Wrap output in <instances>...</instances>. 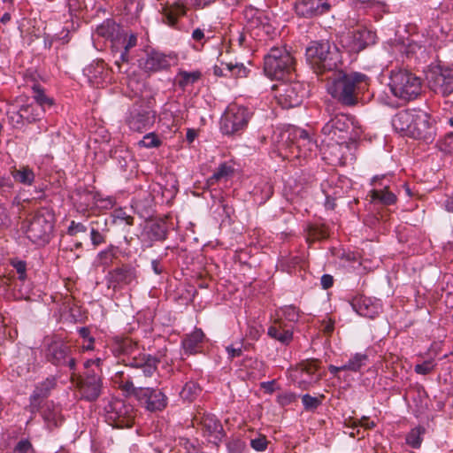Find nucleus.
<instances>
[{"mask_svg":"<svg viewBox=\"0 0 453 453\" xmlns=\"http://www.w3.org/2000/svg\"><path fill=\"white\" fill-rule=\"evenodd\" d=\"M176 60L174 53L165 54L159 51L152 50L147 54L145 59L140 61V65L146 72H157L165 69L171 65L172 61Z\"/></svg>","mask_w":453,"mask_h":453,"instance_id":"obj_21","label":"nucleus"},{"mask_svg":"<svg viewBox=\"0 0 453 453\" xmlns=\"http://www.w3.org/2000/svg\"><path fill=\"white\" fill-rule=\"evenodd\" d=\"M35 90V102H33L35 104H40L42 106V109H43V111H45L46 107H51L53 104V101L51 98H49L46 96L42 90L36 88L34 87Z\"/></svg>","mask_w":453,"mask_h":453,"instance_id":"obj_45","label":"nucleus"},{"mask_svg":"<svg viewBox=\"0 0 453 453\" xmlns=\"http://www.w3.org/2000/svg\"><path fill=\"white\" fill-rule=\"evenodd\" d=\"M117 248L113 245H110L107 249L100 251L97 254L96 260L98 265L103 266L104 268L109 267L117 258Z\"/></svg>","mask_w":453,"mask_h":453,"instance_id":"obj_35","label":"nucleus"},{"mask_svg":"<svg viewBox=\"0 0 453 453\" xmlns=\"http://www.w3.org/2000/svg\"><path fill=\"white\" fill-rule=\"evenodd\" d=\"M45 357L52 365L65 367L75 375L76 357L72 347L59 338H50L46 341Z\"/></svg>","mask_w":453,"mask_h":453,"instance_id":"obj_6","label":"nucleus"},{"mask_svg":"<svg viewBox=\"0 0 453 453\" xmlns=\"http://www.w3.org/2000/svg\"><path fill=\"white\" fill-rule=\"evenodd\" d=\"M389 178L387 175L374 176L371 184L373 188L370 191L372 201L383 205H391L396 202V196L390 190Z\"/></svg>","mask_w":453,"mask_h":453,"instance_id":"obj_17","label":"nucleus"},{"mask_svg":"<svg viewBox=\"0 0 453 453\" xmlns=\"http://www.w3.org/2000/svg\"><path fill=\"white\" fill-rule=\"evenodd\" d=\"M156 113L148 103L138 101L129 109L126 123L129 128L136 132H143L155 123Z\"/></svg>","mask_w":453,"mask_h":453,"instance_id":"obj_12","label":"nucleus"},{"mask_svg":"<svg viewBox=\"0 0 453 453\" xmlns=\"http://www.w3.org/2000/svg\"><path fill=\"white\" fill-rule=\"evenodd\" d=\"M261 192H262V197H261L260 203H265L273 195V188L267 182L263 183V188H262Z\"/></svg>","mask_w":453,"mask_h":453,"instance_id":"obj_57","label":"nucleus"},{"mask_svg":"<svg viewBox=\"0 0 453 453\" xmlns=\"http://www.w3.org/2000/svg\"><path fill=\"white\" fill-rule=\"evenodd\" d=\"M268 335L282 344H288L293 339L292 327H288L281 319H278L275 325L268 328Z\"/></svg>","mask_w":453,"mask_h":453,"instance_id":"obj_26","label":"nucleus"},{"mask_svg":"<svg viewBox=\"0 0 453 453\" xmlns=\"http://www.w3.org/2000/svg\"><path fill=\"white\" fill-rule=\"evenodd\" d=\"M349 127L348 118L343 115H335L328 120L322 128L324 135L327 136L331 141L339 142L344 139L343 134L347 133Z\"/></svg>","mask_w":453,"mask_h":453,"instance_id":"obj_22","label":"nucleus"},{"mask_svg":"<svg viewBox=\"0 0 453 453\" xmlns=\"http://www.w3.org/2000/svg\"><path fill=\"white\" fill-rule=\"evenodd\" d=\"M351 306L357 314L363 317L373 318L376 313L375 308L371 304V301L366 298H355L351 303Z\"/></svg>","mask_w":453,"mask_h":453,"instance_id":"obj_33","label":"nucleus"},{"mask_svg":"<svg viewBox=\"0 0 453 453\" xmlns=\"http://www.w3.org/2000/svg\"><path fill=\"white\" fill-rule=\"evenodd\" d=\"M186 14V7L180 3L165 6L162 10V21L171 27L176 28L179 18Z\"/></svg>","mask_w":453,"mask_h":453,"instance_id":"obj_27","label":"nucleus"},{"mask_svg":"<svg viewBox=\"0 0 453 453\" xmlns=\"http://www.w3.org/2000/svg\"><path fill=\"white\" fill-rule=\"evenodd\" d=\"M113 222L115 224H122L124 223L127 226H132L134 224V218L128 215L125 210L119 208L113 211L112 213Z\"/></svg>","mask_w":453,"mask_h":453,"instance_id":"obj_44","label":"nucleus"},{"mask_svg":"<svg viewBox=\"0 0 453 453\" xmlns=\"http://www.w3.org/2000/svg\"><path fill=\"white\" fill-rule=\"evenodd\" d=\"M306 61L316 73H323L337 68L342 56L336 45L328 41H312L306 48Z\"/></svg>","mask_w":453,"mask_h":453,"instance_id":"obj_2","label":"nucleus"},{"mask_svg":"<svg viewBox=\"0 0 453 453\" xmlns=\"http://www.w3.org/2000/svg\"><path fill=\"white\" fill-rule=\"evenodd\" d=\"M376 35L364 25L344 34L340 38V44L349 53H358L367 46L375 43Z\"/></svg>","mask_w":453,"mask_h":453,"instance_id":"obj_13","label":"nucleus"},{"mask_svg":"<svg viewBox=\"0 0 453 453\" xmlns=\"http://www.w3.org/2000/svg\"><path fill=\"white\" fill-rule=\"evenodd\" d=\"M78 388L81 398L88 402L96 401L102 391L101 376L94 372L88 373L84 379H80Z\"/></svg>","mask_w":453,"mask_h":453,"instance_id":"obj_19","label":"nucleus"},{"mask_svg":"<svg viewBox=\"0 0 453 453\" xmlns=\"http://www.w3.org/2000/svg\"><path fill=\"white\" fill-rule=\"evenodd\" d=\"M280 315L279 316V319H284L285 320L288 322H296L299 319V311L298 309L294 305H288L284 306L280 309Z\"/></svg>","mask_w":453,"mask_h":453,"instance_id":"obj_40","label":"nucleus"},{"mask_svg":"<svg viewBox=\"0 0 453 453\" xmlns=\"http://www.w3.org/2000/svg\"><path fill=\"white\" fill-rule=\"evenodd\" d=\"M150 235L155 241H162L166 238V229L164 225L155 223L150 226Z\"/></svg>","mask_w":453,"mask_h":453,"instance_id":"obj_48","label":"nucleus"},{"mask_svg":"<svg viewBox=\"0 0 453 453\" xmlns=\"http://www.w3.org/2000/svg\"><path fill=\"white\" fill-rule=\"evenodd\" d=\"M267 440L265 436H259L257 438L252 439L250 441L251 447L257 451H264L267 448Z\"/></svg>","mask_w":453,"mask_h":453,"instance_id":"obj_54","label":"nucleus"},{"mask_svg":"<svg viewBox=\"0 0 453 453\" xmlns=\"http://www.w3.org/2000/svg\"><path fill=\"white\" fill-rule=\"evenodd\" d=\"M302 403L305 410L312 411L318 408V406L321 403V401L318 397H314L306 394L303 395Z\"/></svg>","mask_w":453,"mask_h":453,"instance_id":"obj_50","label":"nucleus"},{"mask_svg":"<svg viewBox=\"0 0 453 453\" xmlns=\"http://www.w3.org/2000/svg\"><path fill=\"white\" fill-rule=\"evenodd\" d=\"M151 267L156 274H161L163 273V266L159 259H154L151 261Z\"/></svg>","mask_w":453,"mask_h":453,"instance_id":"obj_63","label":"nucleus"},{"mask_svg":"<svg viewBox=\"0 0 453 453\" xmlns=\"http://www.w3.org/2000/svg\"><path fill=\"white\" fill-rule=\"evenodd\" d=\"M436 364L433 359H428L424 361L421 364H418L414 367V371L418 374H428L430 373L435 367Z\"/></svg>","mask_w":453,"mask_h":453,"instance_id":"obj_49","label":"nucleus"},{"mask_svg":"<svg viewBox=\"0 0 453 453\" xmlns=\"http://www.w3.org/2000/svg\"><path fill=\"white\" fill-rule=\"evenodd\" d=\"M204 334L201 329H196L192 334L187 335L182 342V346L187 354L196 353Z\"/></svg>","mask_w":453,"mask_h":453,"instance_id":"obj_32","label":"nucleus"},{"mask_svg":"<svg viewBox=\"0 0 453 453\" xmlns=\"http://www.w3.org/2000/svg\"><path fill=\"white\" fill-rule=\"evenodd\" d=\"M282 135L283 137L287 136V140L290 141L293 145H296L304 156H307L308 152H312L317 148L316 142L304 129L294 127L287 130Z\"/></svg>","mask_w":453,"mask_h":453,"instance_id":"obj_20","label":"nucleus"},{"mask_svg":"<svg viewBox=\"0 0 453 453\" xmlns=\"http://www.w3.org/2000/svg\"><path fill=\"white\" fill-rule=\"evenodd\" d=\"M33 446L28 440H21L14 447L13 453H30Z\"/></svg>","mask_w":453,"mask_h":453,"instance_id":"obj_53","label":"nucleus"},{"mask_svg":"<svg viewBox=\"0 0 453 453\" xmlns=\"http://www.w3.org/2000/svg\"><path fill=\"white\" fill-rule=\"evenodd\" d=\"M192 426L201 430L203 435L216 445L225 436L222 424L211 413L198 411L192 419Z\"/></svg>","mask_w":453,"mask_h":453,"instance_id":"obj_15","label":"nucleus"},{"mask_svg":"<svg viewBox=\"0 0 453 453\" xmlns=\"http://www.w3.org/2000/svg\"><path fill=\"white\" fill-rule=\"evenodd\" d=\"M436 129L430 116L426 111L418 110L409 137L429 143L434 141Z\"/></svg>","mask_w":453,"mask_h":453,"instance_id":"obj_16","label":"nucleus"},{"mask_svg":"<svg viewBox=\"0 0 453 453\" xmlns=\"http://www.w3.org/2000/svg\"><path fill=\"white\" fill-rule=\"evenodd\" d=\"M87 231V226L80 222H75L74 220H72L68 228H67V234L71 236H74L78 234L79 233H84Z\"/></svg>","mask_w":453,"mask_h":453,"instance_id":"obj_52","label":"nucleus"},{"mask_svg":"<svg viewBox=\"0 0 453 453\" xmlns=\"http://www.w3.org/2000/svg\"><path fill=\"white\" fill-rule=\"evenodd\" d=\"M417 112L418 110L416 109H408L398 111L393 117L391 121L393 128L403 135L409 137Z\"/></svg>","mask_w":453,"mask_h":453,"instance_id":"obj_24","label":"nucleus"},{"mask_svg":"<svg viewBox=\"0 0 453 453\" xmlns=\"http://www.w3.org/2000/svg\"><path fill=\"white\" fill-rule=\"evenodd\" d=\"M398 50L402 54L406 55L407 58L416 56L418 53L422 55L425 52V48L422 45L411 40L399 44Z\"/></svg>","mask_w":453,"mask_h":453,"instance_id":"obj_36","label":"nucleus"},{"mask_svg":"<svg viewBox=\"0 0 453 453\" xmlns=\"http://www.w3.org/2000/svg\"><path fill=\"white\" fill-rule=\"evenodd\" d=\"M252 112L244 106L229 105L220 120V129L223 134H237L248 126Z\"/></svg>","mask_w":453,"mask_h":453,"instance_id":"obj_9","label":"nucleus"},{"mask_svg":"<svg viewBox=\"0 0 453 453\" xmlns=\"http://www.w3.org/2000/svg\"><path fill=\"white\" fill-rule=\"evenodd\" d=\"M368 357L365 354L356 353L351 357L349 361L342 365L346 371L358 372L363 366L366 365Z\"/></svg>","mask_w":453,"mask_h":453,"instance_id":"obj_37","label":"nucleus"},{"mask_svg":"<svg viewBox=\"0 0 453 453\" xmlns=\"http://www.w3.org/2000/svg\"><path fill=\"white\" fill-rule=\"evenodd\" d=\"M213 73L216 76L221 77V76H227L228 73L226 70V65L221 64V66L215 65L213 67Z\"/></svg>","mask_w":453,"mask_h":453,"instance_id":"obj_61","label":"nucleus"},{"mask_svg":"<svg viewBox=\"0 0 453 453\" xmlns=\"http://www.w3.org/2000/svg\"><path fill=\"white\" fill-rule=\"evenodd\" d=\"M226 351L230 359L240 357L242 354V346L234 347L233 345L226 347Z\"/></svg>","mask_w":453,"mask_h":453,"instance_id":"obj_56","label":"nucleus"},{"mask_svg":"<svg viewBox=\"0 0 453 453\" xmlns=\"http://www.w3.org/2000/svg\"><path fill=\"white\" fill-rule=\"evenodd\" d=\"M200 78L199 72L188 73L182 71L179 73V85L180 87L185 88L188 85L195 83Z\"/></svg>","mask_w":453,"mask_h":453,"instance_id":"obj_41","label":"nucleus"},{"mask_svg":"<svg viewBox=\"0 0 453 453\" xmlns=\"http://www.w3.org/2000/svg\"><path fill=\"white\" fill-rule=\"evenodd\" d=\"M222 65H226V70L229 73L230 76L234 77H244L247 74V69L243 65V64L240 63H222Z\"/></svg>","mask_w":453,"mask_h":453,"instance_id":"obj_43","label":"nucleus"},{"mask_svg":"<svg viewBox=\"0 0 453 453\" xmlns=\"http://www.w3.org/2000/svg\"><path fill=\"white\" fill-rule=\"evenodd\" d=\"M125 393L134 395L150 411L164 410L167 405V396L161 390L150 387L134 386L127 382Z\"/></svg>","mask_w":453,"mask_h":453,"instance_id":"obj_8","label":"nucleus"},{"mask_svg":"<svg viewBox=\"0 0 453 453\" xmlns=\"http://www.w3.org/2000/svg\"><path fill=\"white\" fill-rule=\"evenodd\" d=\"M358 424L365 429H370L374 426V422L371 421L367 417H363L360 420H358Z\"/></svg>","mask_w":453,"mask_h":453,"instance_id":"obj_62","label":"nucleus"},{"mask_svg":"<svg viewBox=\"0 0 453 453\" xmlns=\"http://www.w3.org/2000/svg\"><path fill=\"white\" fill-rule=\"evenodd\" d=\"M175 453H198V451L188 441H185L184 445H180Z\"/></svg>","mask_w":453,"mask_h":453,"instance_id":"obj_58","label":"nucleus"},{"mask_svg":"<svg viewBox=\"0 0 453 453\" xmlns=\"http://www.w3.org/2000/svg\"><path fill=\"white\" fill-rule=\"evenodd\" d=\"M14 267L19 274V280L21 281L25 280L27 274H26V264L22 261H19L14 265Z\"/></svg>","mask_w":453,"mask_h":453,"instance_id":"obj_59","label":"nucleus"},{"mask_svg":"<svg viewBox=\"0 0 453 453\" xmlns=\"http://www.w3.org/2000/svg\"><path fill=\"white\" fill-rule=\"evenodd\" d=\"M427 85L436 94L447 96L453 93V65H430L426 72Z\"/></svg>","mask_w":453,"mask_h":453,"instance_id":"obj_10","label":"nucleus"},{"mask_svg":"<svg viewBox=\"0 0 453 453\" xmlns=\"http://www.w3.org/2000/svg\"><path fill=\"white\" fill-rule=\"evenodd\" d=\"M319 367V361L318 359H308L298 365V369L309 375L314 374L318 371Z\"/></svg>","mask_w":453,"mask_h":453,"instance_id":"obj_46","label":"nucleus"},{"mask_svg":"<svg viewBox=\"0 0 453 453\" xmlns=\"http://www.w3.org/2000/svg\"><path fill=\"white\" fill-rule=\"evenodd\" d=\"M134 407L120 399H114L105 406L106 422L116 428H128L134 424Z\"/></svg>","mask_w":453,"mask_h":453,"instance_id":"obj_11","label":"nucleus"},{"mask_svg":"<svg viewBox=\"0 0 453 453\" xmlns=\"http://www.w3.org/2000/svg\"><path fill=\"white\" fill-rule=\"evenodd\" d=\"M27 237L35 243L48 242L53 230V223L50 214L38 212L27 222L23 223Z\"/></svg>","mask_w":453,"mask_h":453,"instance_id":"obj_14","label":"nucleus"},{"mask_svg":"<svg viewBox=\"0 0 453 453\" xmlns=\"http://www.w3.org/2000/svg\"><path fill=\"white\" fill-rule=\"evenodd\" d=\"M294 65V58L285 48L273 47L264 58V72L272 80L282 81L292 78Z\"/></svg>","mask_w":453,"mask_h":453,"instance_id":"obj_4","label":"nucleus"},{"mask_svg":"<svg viewBox=\"0 0 453 453\" xmlns=\"http://www.w3.org/2000/svg\"><path fill=\"white\" fill-rule=\"evenodd\" d=\"M43 109L40 104L34 103L22 105L19 110V118L27 122H34L40 119L43 114Z\"/></svg>","mask_w":453,"mask_h":453,"instance_id":"obj_31","label":"nucleus"},{"mask_svg":"<svg viewBox=\"0 0 453 453\" xmlns=\"http://www.w3.org/2000/svg\"><path fill=\"white\" fill-rule=\"evenodd\" d=\"M137 43V36L135 34L127 33L124 30L120 34H117L113 44L111 45L113 52H124L129 54V50L134 48Z\"/></svg>","mask_w":453,"mask_h":453,"instance_id":"obj_28","label":"nucleus"},{"mask_svg":"<svg viewBox=\"0 0 453 453\" xmlns=\"http://www.w3.org/2000/svg\"><path fill=\"white\" fill-rule=\"evenodd\" d=\"M11 174L15 182L23 186L30 187L35 180V174L32 168L28 165H19L11 170Z\"/></svg>","mask_w":453,"mask_h":453,"instance_id":"obj_29","label":"nucleus"},{"mask_svg":"<svg viewBox=\"0 0 453 453\" xmlns=\"http://www.w3.org/2000/svg\"><path fill=\"white\" fill-rule=\"evenodd\" d=\"M204 37V33L202 29L196 28L192 33V38L195 41H201Z\"/></svg>","mask_w":453,"mask_h":453,"instance_id":"obj_64","label":"nucleus"},{"mask_svg":"<svg viewBox=\"0 0 453 453\" xmlns=\"http://www.w3.org/2000/svg\"><path fill=\"white\" fill-rule=\"evenodd\" d=\"M87 71L88 75L92 74L94 78H96L97 74H103L104 73V63L103 61L97 62L95 66L91 65ZM105 74L108 75L107 71H105Z\"/></svg>","mask_w":453,"mask_h":453,"instance_id":"obj_55","label":"nucleus"},{"mask_svg":"<svg viewBox=\"0 0 453 453\" xmlns=\"http://www.w3.org/2000/svg\"><path fill=\"white\" fill-rule=\"evenodd\" d=\"M122 30L113 20L106 19L96 27V34L100 37L110 40L113 44L117 34H120Z\"/></svg>","mask_w":453,"mask_h":453,"instance_id":"obj_30","label":"nucleus"},{"mask_svg":"<svg viewBox=\"0 0 453 453\" xmlns=\"http://www.w3.org/2000/svg\"><path fill=\"white\" fill-rule=\"evenodd\" d=\"M115 59V66L119 73H127L128 71V63L130 61L129 54H126L124 52H114Z\"/></svg>","mask_w":453,"mask_h":453,"instance_id":"obj_42","label":"nucleus"},{"mask_svg":"<svg viewBox=\"0 0 453 453\" xmlns=\"http://www.w3.org/2000/svg\"><path fill=\"white\" fill-rule=\"evenodd\" d=\"M90 240L94 247H97L105 242V235L100 233L93 226L90 227Z\"/></svg>","mask_w":453,"mask_h":453,"instance_id":"obj_51","label":"nucleus"},{"mask_svg":"<svg viewBox=\"0 0 453 453\" xmlns=\"http://www.w3.org/2000/svg\"><path fill=\"white\" fill-rule=\"evenodd\" d=\"M273 88L276 90L275 96L279 104L285 109L299 106L308 95L306 85L292 78L273 85Z\"/></svg>","mask_w":453,"mask_h":453,"instance_id":"obj_7","label":"nucleus"},{"mask_svg":"<svg viewBox=\"0 0 453 453\" xmlns=\"http://www.w3.org/2000/svg\"><path fill=\"white\" fill-rule=\"evenodd\" d=\"M424 433L425 429L423 427H414L406 435V443L413 449H418L421 446Z\"/></svg>","mask_w":453,"mask_h":453,"instance_id":"obj_38","label":"nucleus"},{"mask_svg":"<svg viewBox=\"0 0 453 453\" xmlns=\"http://www.w3.org/2000/svg\"><path fill=\"white\" fill-rule=\"evenodd\" d=\"M321 286L324 289H327L333 286L334 279L329 274H324L320 279Z\"/></svg>","mask_w":453,"mask_h":453,"instance_id":"obj_60","label":"nucleus"},{"mask_svg":"<svg viewBox=\"0 0 453 453\" xmlns=\"http://www.w3.org/2000/svg\"><path fill=\"white\" fill-rule=\"evenodd\" d=\"M328 0H299L295 5L297 15L312 18L321 15L330 10Z\"/></svg>","mask_w":453,"mask_h":453,"instance_id":"obj_23","label":"nucleus"},{"mask_svg":"<svg viewBox=\"0 0 453 453\" xmlns=\"http://www.w3.org/2000/svg\"><path fill=\"white\" fill-rule=\"evenodd\" d=\"M327 91L333 98L343 105L353 106L357 103L358 94L366 89L368 77L360 73L338 71L329 77Z\"/></svg>","mask_w":453,"mask_h":453,"instance_id":"obj_1","label":"nucleus"},{"mask_svg":"<svg viewBox=\"0 0 453 453\" xmlns=\"http://www.w3.org/2000/svg\"><path fill=\"white\" fill-rule=\"evenodd\" d=\"M234 173V169L231 165L223 163L221 164L214 173L208 179L209 185H214L218 182L226 181Z\"/></svg>","mask_w":453,"mask_h":453,"instance_id":"obj_34","label":"nucleus"},{"mask_svg":"<svg viewBox=\"0 0 453 453\" xmlns=\"http://www.w3.org/2000/svg\"><path fill=\"white\" fill-rule=\"evenodd\" d=\"M55 380L48 378L38 384L30 396V404L28 406L31 413H35L41 408L42 402L48 397L50 390L55 387Z\"/></svg>","mask_w":453,"mask_h":453,"instance_id":"obj_25","label":"nucleus"},{"mask_svg":"<svg viewBox=\"0 0 453 453\" xmlns=\"http://www.w3.org/2000/svg\"><path fill=\"white\" fill-rule=\"evenodd\" d=\"M136 279V269L131 265H122L109 271L106 274L108 288H112L114 290L130 285Z\"/></svg>","mask_w":453,"mask_h":453,"instance_id":"obj_18","label":"nucleus"},{"mask_svg":"<svg viewBox=\"0 0 453 453\" xmlns=\"http://www.w3.org/2000/svg\"><path fill=\"white\" fill-rule=\"evenodd\" d=\"M392 94L408 102L418 97L421 92V79L406 69H394L390 72L389 84Z\"/></svg>","mask_w":453,"mask_h":453,"instance_id":"obj_5","label":"nucleus"},{"mask_svg":"<svg viewBox=\"0 0 453 453\" xmlns=\"http://www.w3.org/2000/svg\"><path fill=\"white\" fill-rule=\"evenodd\" d=\"M161 144L160 139L154 134L149 133L139 141L138 145L147 149L157 148Z\"/></svg>","mask_w":453,"mask_h":453,"instance_id":"obj_47","label":"nucleus"},{"mask_svg":"<svg viewBox=\"0 0 453 453\" xmlns=\"http://www.w3.org/2000/svg\"><path fill=\"white\" fill-rule=\"evenodd\" d=\"M159 359L151 355H142L134 357L130 361L131 372L125 374L124 372H117L114 378V383L125 393V386L131 382L134 386L144 387L147 384V379L153 376L157 372Z\"/></svg>","mask_w":453,"mask_h":453,"instance_id":"obj_3","label":"nucleus"},{"mask_svg":"<svg viewBox=\"0 0 453 453\" xmlns=\"http://www.w3.org/2000/svg\"><path fill=\"white\" fill-rule=\"evenodd\" d=\"M200 387L194 381L187 382L180 392L183 400L193 401L200 393Z\"/></svg>","mask_w":453,"mask_h":453,"instance_id":"obj_39","label":"nucleus"}]
</instances>
